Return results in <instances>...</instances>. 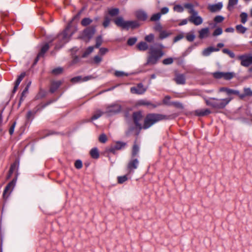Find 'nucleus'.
I'll return each mask as SVG.
<instances>
[{"instance_id": "obj_17", "label": "nucleus", "mask_w": 252, "mask_h": 252, "mask_svg": "<svg viewBox=\"0 0 252 252\" xmlns=\"http://www.w3.org/2000/svg\"><path fill=\"white\" fill-rule=\"evenodd\" d=\"M194 114L197 116H204L210 114L211 111L208 109H197L194 111Z\"/></svg>"}, {"instance_id": "obj_23", "label": "nucleus", "mask_w": 252, "mask_h": 252, "mask_svg": "<svg viewBox=\"0 0 252 252\" xmlns=\"http://www.w3.org/2000/svg\"><path fill=\"white\" fill-rule=\"evenodd\" d=\"M91 77L87 76L85 77H82L81 76H77L72 78L71 79V81L72 83H77V82H84L89 80L90 79Z\"/></svg>"}, {"instance_id": "obj_22", "label": "nucleus", "mask_w": 252, "mask_h": 252, "mask_svg": "<svg viewBox=\"0 0 252 252\" xmlns=\"http://www.w3.org/2000/svg\"><path fill=\"white\" fill-rule=\"evenodd\" d=\"M133 118L135 125L137 126H139V122L142 118V114L140 112L134 113Z\"/></svg>"}, {"instance_id": "obj_10", "label": "nucleus", "mask_w": 252, "mask_h": 252, "mask_svg": "<svg viewBox=\"0 0 252 252\" xmlns=\"http://www.w3.org/2000/svg\"><path fill=\"white\" fill-rule=\"evenodd\" d=\"M115 24L123 29H126L127 21H125L122 17H119L114 20Z\"/></svg>"}, {"instance_id": "obj_55", "label": "nucleus", "mask_w": 252, "mask_h": 252, "mask_svg": "<svg viewBox=\"0 0 252 252\" xmlns=\"http://www.w3.org/2000/svg\"><path fill=\"white\" fill-rule=\"evenodd\" d=\"M30 84H31V82H30L29 83L28 86L25 88V89L23 91V92L22 93L21 98L20 99V102L23 100V98L24 97L25 95L28 93V89H29V86L30 85Z\"/></svg>"}, {"instance_id": "obj_33", "label": "nucleus", "mask_w": 252, "mask_h": 252, "mask_svg": "<svg viewBox=\"0 0 252 252\" xmlns=\"http://www.w3.org/2000/svg\"><path fill=\"white\" fill-rule=\"evenodd\" d=\"M237 32L239 33H244L246 31L247 28L241 25H238L236 26Z\"/></svg>"}, {"instance_id": "obj_32", "label": "nucleus", "mask_w": 252, "mask_h": 252, "mask_svg": "<svg viewBox=\"0 0 252 252\" xmlns=\"http://www.w3.org/2000/svg\"><path fill=\"white\" fill-rule=\"evenodd\" d=\"M91 157L94 158H97L99 157V153L96 148H93L90 151Z\"/></svg>"}, {"instance_id": "obj_50", "label": "nucleus", "mask_w": 252, "mask_h": 252, "mask_svg": "<svg viewBox=\"0 0 252 252\" xmlns=\"http://www.w3.org/2000/svg\"><path fill=\"white\" fill-rule=\"evenodd\" d=\"M102 61V57L100 55H96L94 57V62L95 63L98 64Z\"/></svg>"}, {"instance_id": "obj_45", "label": "nucleus", "mask_w": 252, "mask_h": 252, "mask_svg": "<svg viewBox=\"0 0 252 252\" xmlns=\"http://www.w3.org/2000/svg\"><path fill=\"white\" fill-rule=\"evenodd\" d=\"M248 15L246 13L243 12L240 15L241 22L245 24L247 21Z\"/></svg>"}, {"instance_id": "obj_6", "label": "nucleus", "mask_w": 252, "mask_h": 252, "mask_svg": "<svg viewBox=\"0 0 252 252\" xmlns=\"http://www.w3.org/2000/svg\"><path fill=\"white\" fill-rule=\"evenodd\" d=\"M147 90V88L144 87L142 83H139L136 86L130 88V92L132 94H142L145 93Z\"/></svg>"}, {"instance_id": "obj_48", "label": "nucleus", "mask_w": 252, "mask_h": 252, "mask_svg": "<svg viewBox=\"0 0 252 252\" xmlns=\"http://www.w3.org/2000/svg\"><path fill=\"white\" fill-rule=\"evenodd\" d=\"M94 49V47L93 46H90L87 48L86 51L84 52L83 56L86 57L87 55H89L90 53H91Z\"/></svg>"}, {"instance_id": "obj_41", "label": "nucleus", "mask_w": 252, "mask_h": 252, "mask_svg": "<svg viewBox=\"0 0 252 252\" xmlns=\"http://www.w3.org/2000/svg\"><path fill=\"white\" fill-rule=\"evenodd\" d=\"M154 35L153 33H150L145 37V40L148 42H152L154 39Z\"/></svg>"}, {"instance_id": "obj_8", "label": "nucleus", "mask_w": 252, "mask_h": 252, "mask_svg": "<svg viewBox=\"0 0 252 252\" xmlns=\"http://www.w3.org/2000/svg\"><path fill=\"white\" fill-rule=\"evenodd\" d=\"M139 165V160L134 157H132L127 164V169L129 172L137 168Z\"/></svg>"}, {"instance_id": "obj_15", "label": "nucleus", "mask_w": 252, "mask_h": 252, "mask_svg": "<svg viewBox=\"0 0 252 252\" xmlns=\"http://www.w3.org/2000/svg\"><path fill=\"white\" fill-rule=\"evenodd\" d=\"M94 33V30L87 29L83 31V37L84 38H88V39H90Z\"/></svg>"}, {"instance_id": "obj_19", "label": "nucleus", "mask_w": 252, "mask_h": 252, "mask_svg": "<svg viewBox=\"0 0 252 252\" xmlns=\"http://www.w3.org/2000/svg\"><path fill=\"white\" fill-rule=\"evenodd\" d=\"M219 51V48H214L213 47H209L205 49L202 51V55L204 56H209L213 52H217Z\"/></svg>"}, {"instance_id": "obj_51", "label": "nucleus", "mask_w": 252, "mask_h": 252, "mask_svg": "<svg viewBox=\"0 0 252 252\" xmlns=\"http://www.w3.org/2000/svg\"><path fill=\"white\" fill-rule=\"evenodd\" d=\"M186 38L189 41H192L195 39V35L193 33H188L186 35Z\"/></svg>"}, {"instance_id": "obj_16", "label": "nucleus", "mask_w": 252, "mask_h": 252, "mask_svg": "<svg viewBox=\"0 0 252 252\" xmlns=\"http://www.w3.org/2000/svg\"><path fill=\"white\" fill-rule=\"evenodd\" d=\"M184 7L188 9V12L191 15L197 14L198 12L194 9V5L191 3H185L184 4Z\"/></svg>"}, {"instance_id": "obj_1", "label": "nucleus", "mask_w": 252, "mask_h": 252, "mask_svg": "<svg viewBox=\"0 0 252 252\" xmlns=\"http://www.w3.org/2000/svg\"><path fill=\"white\" fill-rule=\"evenodd\" d=\"M157 47L154 46H150L149 48V56L148 58L147 64H155L158 60L164 55L162 49L164 48L162 44L157 45Z\"/></svg>"}, {"instance_id": "obj_11", "label": "nucleus", "mask_w": 252, "mask_h": 252, "mask_svg": "<svg viewBox=\"0 0 252 252\" xmlns=\"http://www.w3.org/2000/svg\"><path fill=\"white\" fill-rule=\"evenodd\" d=\"M222 7L221 2H219L215 4H209L208 5V9L212 12H215L220 10Z\"/></svg>"}, {"instance_id": "obj_40", "label": "nucleus", "mask_w": 252, "mask_h": 252, "mask_svg": "<svg viewBox=\"0 0 252 252\" xmlns=\"http://www.w3.org/2000/svg\"><path fill=\"white\" fill-rule=\"evenodd\" d=\"M173 9L174 11L180 13L183 12L184 8L181 5L177 4L174 6Z\"/></svg>"}, {"instance_id": "obj_9", "label": "nucleus", "mask_w": 252, "mask_h": 252, "mask_svg": "<svg viewBox=\"0 0 252 252\" xmlns=\"http://www.w3.org/2000/svg\"><path fill=\"white\" fill-rule=\"evenodd\" d=\"M189 20L196 26L200 25L203 23V19L198 15V13L190 15Z\"/></svg>"}, {"instance_id": "obj_7", "label": "nucleus", "mask_w": 252, "mask_h": 252, "mask_svg": "<svg viewBox=\"0 0 252 252\" xmlns=\"http://www.w3.org/2000/svg\"><path fill=\"white\" fill-rule=\"evenodd\" d=\"M16 184V180L13 179L6 186L3 193V196L6 199L12 192Z\"/></svg>"}, {"instance_id": "obj_35", "label": "nucleus", "mask_w": 252, "mask_h": 252, "mask_svg": "<svg viewBox=\"0 0 252 252\" xmlns=\"http://www.w3.org/2000/svg\"><path fill=\"white\" fill-rule=\"evenodd\" d=\"M111 21V19L109 18L108 16H105L104 17V20L102 23V25L104 28H106L108 27L110 24Z\"/></svg>"}, {"instance_id": "obj_54", "label": "nucleus", "mask_w": 252, "mask_h": 252, "mask_svg": "<svg viewBox=\"0 0 252 252\" xmlns=\"http://www.w3.org/2000/svg\"><path fill=\"white\" fill-rule=\"evenodd\" d=\"M108 51V49L105 48H101L99 51V55L102 57L103 55H104L106 53H107Z\"/></svg>"}, {"instance_id": "obj_25", "label": "nucleus", "mask_w": 252, "mask_h": 252, "mask_svg": "<svg viewBox=\"0 0 252 252\" xmlns=\"http://www.w3.org/2000/svg\"><path fill=\"white\" fill-rule=\"evenodd\" d=\"M126 29L129 28L135 29L139 27V24L136 21H127Z\"/></svg>"}, {"instance_id": "obj_53", "label": "nucleus", "mask_w": 252, "mask_h": 252, "mask_svg": "<svg viewBox=\"0 0 252 252\" xmlns=\"http://www.w3.org/2000/svg\"><path fill=\"white\" fill-rule=\"evenodd\" d=\"M115 75L117 77H122L124 76H127L128 74L124 71H116L115 72Z\"/></svg>"}, {"instance_id": "obj_29", "label": "nucleus", "mask_w": 252, "mask_h": 252, "mask_svg": "<svg viewBox=\"0 0 252 252\" xmlns=\"http://www.w3.org/2000/svg\"><path fill=\"white\" fill-rule=\"evenodd\" d=\"M119 13V9L117 8H109L108 9V13L111 16H114L117 15Z\"/></svg>"}, {"instance_id": "obj_62", "label": "nucleus", "mask_w": 252, "mask_h": 252, "mask_svg": "<svg viewBox=\"0 0 252 252\" xmlns=\"http://www.w3.org/2000/svg\"><path fill=\"white\" fill-rule=\"evenodd\" d=\"M102 38L100 36L98 37L96 39L95 47L98 48L102 43Z\"/></svg>"}, {"instance_id": "obj_12", "label": "nucleus", "mask_w": 252, "mask_h": 252, "mask_svg": "<svg viewBox=\"0 0 252 252\" xmlns=\"http://www.w3.org/2000/svg\"><path fill=\"white\" fill-rule=\"evenodd\" d=\"M135 16L139 20L141 21H145L147 18V13L141 10H139L135 12Z\"/></svg>"}, {"instance_id": "obj_18", "label": "nucleus", "mask_w": 252, "mask_h": 252, "mask_svg": "<svg viewBox=\"0 0 252 252\" xmlns=\"http://www.w3.org/2000/svg\"><path fill=\"white\" fill-rule=\"evenodd\" d=\"M69 29V25L67 26L65 30L59 35V37L61 38L64 43L66 42L69 40V36L67 34V31Z\"/></svg>"}, {"instance_id": "obj_38", "label": "nucleus", "mask_w": 252, "mask_h": 252, "mask_svg": "<svg viewBox=\"0 0 252 252\" xmlns=\"http://www.w3.org/2000/svg\"><path fill=\"white\" fill-rule=\"evenodd\" d=\"M139 152V147L136 144H134L132 151V157H135Z\"/></svg>"}, {"instance_id": "obj_4", "label": "nucleus", "mask_w": 252, "mask_h": 252, "mask_svg": "<svg viewBox=\"0 0 252 252\" xmlns=\"http://www.w3.org/2000/svg\"><path fill=\"white\" fill-rule=\"evenodd\" d=\"M122 110V106L118 101L107 104L105 106L104 113L108 116H111L120 113Z\"/></svg>"}, {"instance_id": "obj_58", "label": "nucleus", "mask_w": 252, "mask_h": 252, "mask_svg": "<svg viewBox=\"0 0 252 252\" xmlns=\"http://www.w3.org/2000/svg\"><path fill=\"white\" fill-rule=\"evenodd\" d=\"M244 93L246 96H252V91L249 88H245L244 90Z\"/></svg>"}, {"instance_id": "obj_47", "label": "nucleus", "mask_w": 252, "mask_h": 252, "mask_svg": "<svg viewBox=\"0 0 252 252\" xmlns=\"http://www.w3.org/2000/svg\"><path fill=\"white\" fill-rule=\"evenodd\" d=\"M154 30L159 33L163 30L162 27L160 23H157L154 27Z\"/></svg>"}, {"instance_id": "obj_14", "label": "nucleus", "mask_w": 252, "mask_h": 252, "mask_svg": "<svg viewBox=\"0 0 252 252\" xmlns=\"http://www.w3.org/2000/svg\"><path fill=\"white\" fill-rule=\"evenodd\" d=\"M49 46L48 44H45L41 48L40 52L38 53L37 57L36 58V59L35 60L34 64H35L38 62L40 57H41L44 55V53L49 49Z\"/></svg>"}, {"instance_id": "obj_39", "label": "nucleus", "mask_w": 252, "mask_h": 252, "mask_svg": "<svg viewBox=\"0 0 252 252\" xmlns=\"http://www.w3.org/2000/svg\"><path fill=\"white\" fill-rule=\"evenodd\" d=\"M223 72H216L213 73V75L214 78L216 79L223 78Z\"/></svg>"}, {"instance_id": "obj_2", "label": "nucleus", "mask_w": 252, "mask_h": 252, "mask_svg": "<svg viewBox=\"0 0 252 252\" xmlns=\"http://www.w3.org/2000/svg\"><path fill=\"white\" fill-rule=\"evenodd\" d=\"M233 99L232 97H227L223 99H218L216 98H210L205 99V102L208 106L217 109H222L224 108Z\"/></svg>"}, {"instance_id": "obj_43", "label": "nucleus", "mask_w": 252, "mask_h": 252, "mask_svg": "<svg viewBox=\"0 0 252 252\" xmlns=\"http://www.w3.org/2000/svg\"><path fill=\"white\" fill-rule=\"evenodd\" d=\"M126 144L121 142H117L116 143L114 148L116 150H120L122 148L124 147L125 146Z\"/></svg>"}, {"instance_id": "obj_36", "label": "nucleus", "mask_w": 252, "mask_h": 252, "mask_svg": "<svg viewBox=\"0 0 252 252\" xmlns=\"http://www.w3.org/2000/svg\"><path fill=\"white\" fill-rule=\"evenodd\" d=\"M160 17H161V14L160 13H156V14H153L151 16V17L150 18V20L151 21H157L160 19Z\"/></svg>"}, {"instance_id": "obj_37", "label": "nucleus", "mask_w": 252, "mask_h": 252, "mask_svg": "<svg viewBox=\"0 0 252 252\" xmlns=\"http://www.w3.org/2000/svg\"><path fill=\"white\" fill-rule=\"evenodd\" d=\"M92 22V20L89 18H84L82 21L81 24L84 26H86L90 24Z\"/></svg>"}, {"instance_id": "obj_64", "label": "nucleus", "mask_w": 252, "mask_h": 252, "mask_svg": "<svg viewBox=\"0 0 252 252\" xmlns=\"http://www.w3.org/2000/svg\"><path fill=\"white\" fill-rule=\"evenodd\" d=\"M63 72V69L61 67L57 68L52 70V73L55 74H59Z\"/></svg>"}, {"instance_id": "obj_34", "label": "nucleus", "mask_w": 252, "mask_h": 252, "mask_svg": "<svg viewBox=\"0 0 252 252\" xmlns=\"http://www.w3.org/2000/svg\"><path fill=\"white\" fill-rule=\"evenodd\" d=\"M226 94L229 97H231V95L232 94L234 95H239V91L233 89H231L228 88L227 93Z\"/></svg>"}, {"instance_id": "obj_27", "label": "nucleus", "mask_w": 252, "mask_h": 252, "mask_svg": "<svg viewBox=\"0 0 252 252\" xmlns=\"http://www.w3.org/2000/svg\"><path fill=\"white\" fill-rule=\"evenodd\" d=\"M61 84V81H58L52 82L50 88L52 93H54L60 87Z\"/></svg>"}, {"instance_id": "obj_21", "label": "nucleus", "mask_w": 252, "mask_h": 252, "mask_svg": "<svg viewBox=\"0 0 252 252\" xmlns=\"http://www.w3.org/2000/svg\"><path fill=\"white\" fill-rule=\"evenodd\" d=\"M199 37L200 39H203L208 37L209 33V28H206L200 30L199 32Z\"/></svg>"}, {"instance_id": "obj_30", "label": "nucleus", "mask_w": 252, "mask_h": 252, "mask_svg": "<svg viewBox=\"0 0 252 252\" xmlns=\"http://www.w3.org/2000/svg\"><path fill=\"white\" fill-rule=\"evenodd\" d=\"M238 0H229L227 9L229 11L232 10L234 6L238 3Z\"/></svg>"}, {"instance_id": "obj_26", "label": "nucleus", "mask_w": 252, "mask_h": 252, "mask_svg": "<svg viewBox=\"0 0 252 252\" xmlns=\"http://www.w3.org/2000/svg\"><path fill=\"white\" fill-rule=\"evenodd\" d=\"M137 48L140 51H145L148 49V45L145 42H140L137 45Z\"/></svg>"}, {"instance_id": "obj_5", "label": "nucleus", "mask_w": 252, "mask_h": 252, "mask_svg": "<svg viewBox=\"0 0 252 252\" xmlns=\"http://www.w3.org/2000/svg\"><path fill=\"white\" fill-rule=\"evenodd\" d=\"M237 58L241 61V64L243 66L248 67L252 64V56L251 55H240Z\"/></svg>"}, {"instance_id": "obj_52", "label": "nucleus", "mask_w": 252, "mask_h": 252, "mask_svg": "<svg viewBox=\"0 0 252 252\" xmlns=\"http://www.w3.org/2000/svg\"><path fill=\"white\" fill-rule=\"evenodd\" d=\"M118 182L120 184H122L127 180V177L126 175L120 176L118 178Z\"/></svg>"}, {"instance_id": "obj_63", "label": "nucleus", "mask_w": 252, "mask_h": 252, "mask_svg": "<svg viewBox=\"0 0 252 252\" xmlns=\"http://www.w3.org/2000/svg\"><path fill=\"white\" fill-rule=\"evenodd\" d=\"M184 38V35L183 34H180L177 35L176 37H174L173 42L174 43H175L179 40L183 39Z\"/></svg>"}, {"instance_id": "obj_28", "label": "nucleus", "mask_w": 252, "mask_h": 252, "mask_svg": "<svg viewBox=\"0 0 252 252\" xmlns=\"http://www.w3.org/2000/svg\"><path fill=\"white\" fill-rule=\"evenodd\" d=\"M103 114H105L104 113V111L102 112V111H101L100 110H96L94 112V115H93V116H92V117L91 118V120L93 121V120H96V119H98Z\"/></svg>"}, {"instance_id": "obj_59", "label": "nucleus", "mask_w": 252, "mask_h": 252, "mask_svg": "<svg viewBox=\"0 0 252 252\" xmlns=\"http://www.w3.org/2000/svg\"><path fill=\"white\" fill-rule=\"evenodd\" d=\"M224 20V17L222 16L218 15L214 18V21L216 23L221 22Z\"/></svg>"}, {"instance_id": "obj_24", "label": "nucleus", "mask_w": 252, "mask_h": 252, "mask_svg": "<svg viewBox=\"0 0 252 252\" xmlns=\"http://www.w3.org/2000/svg\"><path fill=\"white\" fill-rule=\"evenodd\" d=\"M171 34L172 32L170 31L162 30L159 33V38L161 40L164 39L169 36Z\"/></svg>"}, {"instance_id": "obj_3", "label": "nucleus", "mask_w": 252, "mask_h": 252, "mask_svg": "<svg viewBox=\"0 0 252 252\" xmlns=\"http://www.w3.org/2000/svg\"><path fill=\"white\" fill-rule=\"evenodd\" d=\"M165 116L159 114H148L144 119L143 128L144 129L149 128L155 124L165 119Z\"/></svg>"}, {"instance_id": "obj_61", "label": "nucleus", "mask_w": 252, "mask_h": 252, "mask_svg": "<svg viewBox=\"0 0 252 252\" xmlns=\"http://www.w3.org/2000/svg\"><path fill=\"white\" fill-rule=\"evenodd\" d=\"M75 167L77 169H80L82 167V163L80 160H77L75 162Z\"/></svg>"}, {"instance_id": "obj_44", "label": "nucleus", "mask_w": 252, "mask_h": 252, "mask_svg": "<svg viewBox=\"0 0 252 252\" xmlns=\"http://www.w3.org/2000/svg\"><path fill=\"white\" fill-rule=\"evenodd\" d=\"M222 52L223 53L228 55L229 57L231 58H234L235 57V54H234V53L227 49H223L222 50Z\"/></svg>"}, {"instance_id": "obj_46", "label": "nucleus", "mask_w": 252, "mask_h": 252, "mask_svg": "<svg viewBox=\"0 0 252 252\" xmlns=\"http://www.w3.org/2000/svg\"><path fill=\"white\" fill-rule=\"evenodd\" d=\"M173 62V59L172 58H168L162 61V63L165 65L172 64Z\"/></svg>"}, {"instance_id": "obj_42", "label": "nucleus", "mask_w": 252, "mask_h": 252, "mask_svg": "<svg viewBox=\"0 0 252 252\" xmlns=\"http://www.w3.org/2000/svg\"><path fill=\"white\" fill-rule=\"evenodd\" d=\"M137 105H138V106H141V105H147V106H149V105H152V104H151V102H150L149 101H147L146 100H139L137 102Z\"/></svg>"}, {"instance_id": "obj_60", "label": "nucleus", "mask_w": 252, "mask_h": 252, "mask_svg": "<svg viewBox=\"0 0 252 252\" xmlns=\"http://www.w3.org/2000/svg\"><path fill=\"white\" fill-rule=\"evenodd\" d=\"M15 168H16V164H13L11 165L10 169L9 170V175L8 176V178H9L11 176V175H12V174L15 170Z\"/></svg>"}, {"instance_id": "obj_57", "label": "nucleus", "mask_w": 252, "mask_h": 252, "mask_svg": "<svg viewBox=\"0 0 252 252\" xmlns=\"http://www.w3.org/2000/svg\"><path fill=\"white\" fill-rule=\"evenodd\" d=\"M136 41H137L136 38H135V37L130 38L127 40V44H128V45L131 46V45H134L136 43Z\"/></svg>"}, {"instance_id": "obj_49", "label": "nucleus", "mask_w": 252, "mask_h": 252, "mask_svg": "<svg viewBox=\"0 0 252 252\" xmlns=\"http://www.w3.org/2000/svg\"><path fill=\"white\" fill-rule=\"evenodd\" d=\"M107 138L105 134H102L99 136V140L100 142L104 143L107 141Z\"/></svg>"}, {"instance_id": "obj_20", "label": "nucleus", "mask_w": 252, "mask_h": 252, "mask_svg": "<svg viewBox=\"0 0 252 252\" xmlns=\"http://www.w3.org/2000/svg\"><path fill=\"white\" fill-rule=\"evenodd\" d=\"M25 75H26L25 72H23L18 77V78H17V80L16 81L15 86H14V89L13 90V93L16 92L19 84H20L21 82L23 79V78H24Z\"/></svg>"}, {"instance_id": "obj_31", "label": "nucleus", "mask_w": 252, "mask_h": 252, "mask_svg": "<svg viewBox=\"0 0 252 252\" xmlns=\"http://www.w3.org/2000/svg\"><path fill=\"white\" fill-rule=\"evenodd\" d=\"M235 76L234 72H223V79L229 80L233 78Z\"/></svg>"}, {"instance_id": "obj_13", "label": "nucleus", "mask_w": 252, "mask_h": 252, "mask_svg": "<svg viewBox=\"0 0 252 252\" xmlns=\"http://www.w3.org/2000/svg\"><path fill=\"white\" fill-rule=\"evenodd\" d=\"M174 80L177 84L183 85L186 83V78L182 74H176Z\"/></svg>"}, {"instance_id": "obj_56", "label": "nucleus", "mask_w": 252, "mask_h": 252, "mask_svg": "<svg viewBox=\"0 0 252 252\" xmlns=\"http://www.w3.org/2000/svg\"><path fill=\"white\" fill-rule=\"evenodd\" d=\"M222 32V30L221 28H218L215 30L213 34L214 36H217L220 35Z\"/></svg>"}]
</instances>
